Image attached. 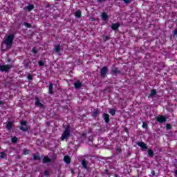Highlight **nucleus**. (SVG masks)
Segmentation results:
<instances>
[{"label":"nucleus","mask_w":177,"mask_h":177,"mask_svg":"<svg viewBox=\"0 0 177 177\" xmlns=\"http://www.w3.org/2000/svg\"><path fill=\"white\" fill-rule=\"evenodd\" d=\"M15 39V35L11 34L5 39L3 42L6 46V49H10L12 48V45L13 44V40Z\"/></svg>","instance_id":"nucleus-1"},{"label":"nucleus","mask_w":177,"mask_h":177,"mask_svg":"<svg viewBox=\"0 0 177 177\" xmlns=\"http://www.w3.org/2000/svg\"><path fill=\"white\" fill-rule=\"evenodd\" d=\"M70 125H67L63 132V133L62 134V136L60 137V140L62 141L63 140H68V138H70Z\"/></svg>","instance_id":"nucleus-2"},{"label":"nucleus","mask_w":177,"mask_h":177,"mask_svg":"<svg viewBox=\"0 0 177 177\" xmlns=\"http://www.w3.org/2000/svg\"><path fill=\"white\" fill-rule=\"evenodd\" d=\"M107 73H109V68L107 66H103L100 70V74L102 78H104L106 77Z\"/></svg>","instance_id":"nucleus-3"},{"label":"nucleus","mask_w":177,"mask_h":177,"mask_svg":"<svg viewBox=\"0 0 177 177\" xmlns=\"http://www.w3.org/2000/svg\"><path fill=\"white\" fill-rule=\"evenodd\" d=\"M10 68H12V65H0V71H1L2 73H3L4 71H8V70H10Z\"/></svg>","instance_id":"nucleus-4"},{"label":"nucleus","mask_w":177,"mask_h":177,"mask_svg":"<svg viewBox=\"0 0 177 177\" xmlns=\"http://www.w3.org/2000/svg\"><path fill=\"white\" fill-rule=\"evenodd\" d=\"M82 167L84 169H88L89 168V162L86 160H82L80 161Z\"/></svg>","instance_id":"nucleus-5"},{"label":"nucleus","mask_w":177,"mask_h":177,"mask_svg":"<svg viewBox=\"0 0 177 177\" xmlns=\"http://www.w3.org/2000/svg\"><path fill=\"white\" fill-rule=\"evenodd\" d=\"M112 75H117V74H121V71L118 70V68L113 66L111 71Z\"/></svg>","instance_id":"nucleus-6"},{"label":"nucleus","mask_w":177,"mask_h":177,"mask_svg":"<svg viewBox=\"0 0 177 177\" xmlns=\"http://www.w3.org/2000/svg\"><path fill=\"white\" fill-rule=\"evenodd\" d=\"M156 121H158V122H160V124H162L167 122V118L164 115L158 116L156 118Z\"/></svg>","instance_id":"nucleus-7"},{"label":"nucleus","mask_w":177,"mask_h":177,"mask_svg":"<svg viewBox=\"0 0 177 177\" xmlns=\"http://www.w3.org/2000/svg\"><path fill=\"white\" fill-rule=\"evenodd\" d=\"M136 145L138 146H139L140 147H141V149H142V150H147V145H146V143H145L143 142H136Z\"/></svg>","instance_id":"nucleus-8"},{"label":"nucleus","mask_w":177,"mask_h":177,"mask_svg":"<svg viewBox=\"0 0 177 177\" xmlns=\"http://www.w3.org/2000/svg\"><path fill=\"white\" fill-rule=\"evenodd\" d=\"M35 104L37 106V107H40V109H44V105L42 103H41V101H39V98L38 97H35Z\"/></svg>","instance_id":"nucleus-9"},{"label":"nucleus","mask_w":177,"mask_h":177,"mask_svg":"<svg viewBox=\"0 0 177 177\" xmlns=\"http://www.w3.org/2000/svg\"><path fill=\"white\" fill-rule=\"evenodd\" d=\"M102 117H103L106 124H109V122H110V115H109L107 113H104L102 115Z\"/></svg>","instance_id":"nucleus-10"},{"label":"nucleus","mask_w":177,"mask_h":177,"mask_svg":"<svg viewBox=\"0 0 177 177\" xmlns=\"http://www.w3.org/2000/svg\"><path fill=\"white\" fill-rule=\"evenodd\" d=\"M30 64H31V62L30 61V59H27L24 60V68H28V67H30Z\"/></svg>","instance_id":"nucleus-11"},{"label":"nucleus","mask_w":177,"mask_h":177,"mask_svg":"<svg viewBox=\"0 0 177 177\" xmlns=\"http://www.w3.org/2000/svg\"><path fill=\"white\" fill-rule=\"evenodd\" d=\"M100 114V109H97L95 110H94V111L93 112L91 116L95 118V117H99V115Z\"/></svg>","instance_id":"nucleus-12"},{"label":"nucleus","mask_w":177,"mask_h":177,"mask_svg":"<svg viewBox=\"0 0 177 177\" xmlns=\"http://www.w3.org/2000/svg\"><path fill=\"white\" fill-rule=\"evenodd\" d=\"M120 23L113 24L111 25V28L112 30H114L115 31L118 30V28H120Z\"/></svg>","instance_id":"nucleus-13"},{"label":"nucleus","mask_w":177,"mask_h":177,"mask_svg":"<svg viewBox=\"0 0 177 177\" xmlns=\"http://www.w3.org/2000/svg\"><path fill=\"white\" fill-rule=\"evenodd\" d=\"M48 93L49 95H53V84L50 83L48 86Z\"/></svg>","instance_id":"nucleus-14"},{"label":"nucleus","mask_w":177,"mask_h":177,"mask_svg":"<svg viewBox=\"0 0 177 177\" xmlns=\"http://www.w3.org/2000/svg\"><path fill=\"white\" fill-rule=\"evenodd\" d=\"M74 86L76 89H80L81 86H82V83H81L80 81H77L74 83Z\"/></svg>","instance_id":"nucleus-15"},{"label":"nucleus","mask_w":177,"mask_h":177,"mask_svg":"<svg viewBox=\"0 0 177 177\" xmlns=\"http://www.w3.org/2000/svg\"><path fill=\"white\" fill-rule=\"evenodd\" d=\"M61 46L60 44H58V45H55L54 46V50L55 52H56V53H60V50H61Z\"/></svg>","instance_id":"nucleus-16"},{"label":"nucleus","mask_w":177,"mask_h":177,"mask_svg":"<svg viewBox=\"0 0 177 177\" xmlns=\"http://www.w3.org/2000/svg\"><path fill=\"white\" fill-rule=\"evenodd\" d=\"M32 157H33V160L35 161H37V160H41V156H39V153H33Z\"/></svg>","instance_id":"nucleus-17"},{"label":"nucleus","mask_w":177,"mask_h":177,"mask_svg":"<svg viewBox=\"0 0 177 177\" xmlns=\"http://www.w3.org/2000/svg\"><path fill=\"white\" fill-rule=\"evenodd\" d=\"M42 162L43 164H46L48 162H52V159L45 156L44 158H43V160H42Z\"/></svg>","instance_id":"nucleus-18"},{"label":"nucleus","mask_w":177,"mask_h":177,"mask_svg":"<svg viewBox=\"0 0 177 177\" xmlns=\"http://www.w3.org/2000/svg\"><path fill=\"white\" fill-rule=\"evenodd\" d=\"M86 133L82 134L80 136V140H82V142H88V140H86Z\"/></svg>","instance_id":"nucleus-19"},{"label":"nucleus","mask_w":177,"mask_h":177,"mask_svg":"<svg viewBox=\"0 0 177 177\" xmlns=\"http://www.w3.org/2000/svg\"><path fill=\"white\" fill-rule=\"evenodd\" d=\"M64 161H65L66 164H70V162H71V158H70L68 156H65L64 158Z\"/></svg>","instance_id":"nucleus-20"},{"label":"nucleus","mask_w":177,"mask_h":177,"mask_svg":"<svg viewBox=\"0 0 177 177\" xmlns=\"http://www.w3.org/2000/svg\"><path fill=\"white\" fill-rule=\"evenodd\" d=\"M101 174H102V175H103V176H104V175H108L109 177L111 176V173H110V171H109L108 169H106Z\"/></svg>","instance_id":"nucleus-21"},{"label":"nucleus","mask_w":177,"mask_h":177,"mask_svg":"<svg viewBox=\"0 0 177 177\" xmlns=\"http://www.w3.org/2000/svg\"><path fill=\"white\" fill-rule=\"evenodd\" d=\"M6 127L8 131H10L12 129V122H8L6 123Z\"/></svg>","instance_id":"nucleus-22"},{"label":"nucleus","mask_w":177,"mask_h":177,"mask_svg":"<svg viewBox=\"0 0 177 177\" xmlns=\"http://www.w3.org/2000/svg\"><path fill=\"white\" fill-rule=\"evenodd\" d=\"M109 17V16L107 15V14L106 12H102V20H107V18Z\"/></svg>","instance_id":"nucleus-23"},{"label":"nucleus","mask_w":177,"mask_h":177,"mask_svg":"<svg viewBox=\"0 0 177 177\" xmlns=\"http://www.w3.org/2000/svg\"><path fill=\"white\" fill-rule=\"evenodd\" d=\"M75 16L77 19H80V17H81V10H78L77 11H76Z\"/></svg>","instance_id":"nucleus-24"},{"label":"nucleus","mask_w":177,"mask_h":177,"mask_svg":"<svg viewBox=\"0 0 177 177\" xmlns=\"http://www.w3.org/2000/svg\"><path fill=\"white\" fill-rule=\"evenodd\" d=\"M148 156H149V157H154V152L152 149L148 150Z\"/></svg>","instance_id":"nucleus-25"},{"label":"nucleus","mask_w":177,"mask_h":177,"mask_svg":"<svg viewBox=\"0 0 177 177\" xmlns=\"http://www.w3.org/2000/svg\"><path fill=\"white\" fill-rule=\"evenodd\" d=\"M156 95H157V91L154 89L151 91L150 97H153V96H156Z\"/></svg>","instance_id":"nucleus-26"},{"label":"nucleus","mask_w":177,"mask_h":177,"mask_svg":"<svg viewBox=\"0 0 177 177\" xmlns=\"http://www.w3.org/2000/svg\"><path fill=\"white\" fill-rule=\"evenodd\" d=\"M28 12H31V10H32V9H34V6L32 5H29L28 6L26 7Z\"/></svg>","instance_id":"nucleus-27"},{"label":"nucleus","mask_w":177,"mask_h":177,"mask_svg":"<svg viewBox=\"0 0 177 177\" xmlns=\"http://www.w3.org/2000/svg\"><path fill=\"white\" fill-rule=\"evenodd\" d=\"M19 129L21 131H24V132H27V131H28V127H20Z\"/></svg>","instance_id":"nucleus-28"},{"label":"nucleus","mask_w":177,"mask_h":177,"mask_svg":"<svg viewBox=\"0 0 177 177\" xmlns=\"http://www.w3.org/2000/svg\"><path fill=\"white\" fill-rule=\"evenodd\" d=\"M109 114H111V115H115V109H110Z\"/></svg>","instance_id":"nucleus-29"},{"label":"nucleus","mask_w":177,"mask_h":177,"mask_svg":"<svg viewBox=\"0 0 177 177\" xmlns=\"http://www.w3.org/2000/svg\"><path fill=\"white\" fill-rule=\"evenodd\" d=\"M24 26H25V27H26V28H31V24H30L29 23L24 22Z\"/></svg>","instance_id":"nucleus-30"},{"label":"nucleus","mask_w":177,"mask_h":177,"mask_svg":"<svg viewBox=\"0 0 177 177\" xmlns=\"http://www.w3.org/2000/svg\"><path fill=\"white\" fill-rule=\"evenodd\" d=\"M17 140H18V138L17 137H12L11 138V141L12 143H16L17 142Z\"/></svg>","instance_id":"nucleus-31"},{"label":"nucleus","mask_w":177,"mask_h":177,"mask_svg":"<svg viewBox=\"0 0 177 177\" xmlns=\"http://www.w3.org/2000/svg\"><path fill=\"white\" fill-rule=\"evenodd\" d=\"M93 137H92V136H89L88 138H87V142H88V143H92V142H93Z\"/></svg>","instance_id":"nucleus-32"},{"label":"nucleus","mask_w":177,"mask_h":177,"mask_svg":"<svg viewBox=\"0 0 177 177\" xmlns=\"http://www.w3.org/2000/svg\"><path fill=\"white\" fill-rule=\"evenodd\" d=\"M6 157V153L5 152L0 153V158H5Z\"/></svg>","instance_id":"nucleus-33"},{"label":"nucleus","mask_w":177,"mask_h":177,"mask_svg":"<svg viewBox=\"0 0 177 177\" xmlns=\"http://www.w3.org/2000/svg\"><path fill=\"white\" fill-rule=\"evenodd\" d=\"M27 80H28L29 81H32V75L28 73L27 76Z\"/></svg>","instance_id":"nucleus-34"},{"label":"nucleus","mask_w":177,"mask_h":177,"mask_svg":"<svg viewBox=\"0 0 177 177\" xmlns=\"http://www.w3.org/2000/svg\"><path fill=\"white\" fill-rule=\"evenodd\" d=\"M32 53H34V55H37L38 53V50H37V48L35 47L32 48Z\"/></svg>","instance_id":"nucleus-35"},{"label":"nucleus","mask_w":177,"mask_h":177,"mask_svg":"<svg viewBox=\"0 0 177 177\" xmlns=\"http://www.w3.org/2000/svg\"><path fill=\"white\" fill-rule=\"evenodd\" d=\"M166 129L167 131H169V129H172V126L170 124H166Z\"/></svg>","instance_id":"nucleus-36"},{"label":"nucleus","mask_w":177,"mask_h":177,"mask_svg":"<svg viewBox=\"0 0 177 177\" xmlns=\"http://www.w3.org/2000/svg\"><path fill=\"white\" fill-rule=\"evenodd\" d=\"M109 39H110L109 36H103V40L104 41V42H106V41H109Z\"/></svg>","instance_id":"nucleus-37"},{"label":"nucleus","mask_w":177,"mask_h":177,"mask_svg":"<svg viewBox=\"0 0 177 177\" xmlns=\"http://www.w3.org/2000/svg\"><path fill=\"white\" fill-rule=\"evenodd\" d=\"M142 128H144L145 129H147V128H148L147 123L143 122H142Z\"/></svg>","instance_id":"nucleus-38"},{"label":"nucleus","mask_w":177,"mask_h":177,"mask_svg":"<svg viewBox=\"0 0 177 177\" xmlns=\"http://www.w3.org/2000/svg\"><path fill=\"white\" fill-rule=\"evenodd\" d=\"M172 34H173V37H177V29H175L174 30H173Z\"/></svg>","instance_id":"nucleus-39"},{"label":"nucleus","mask_w":177,"mask_h":177,"mask_svg":"<svg viewBox=\"0 0 177 177\" xmlns=\"http://www.w3.org/2000/svg\"><path fill=\"white\" fill-rule=\"evenodd\" d=\"M21 125H22V127H26V125H27V122L21 121Z\"/></svg>","instance_id":"nucleus-40"},{"label":"nucleus","mask_w":177,"mask_h":177,"mask_svg":"<svg viewBox=\"0 0 177 177\" xmlns=\"http://www.w3.org/2000/svg\"><path fill=\"white\" fill-rule=\"evenodd\" d=\"M44 176H49V171H48V170H45L44 171Z\"/></svg>","instance_id":"nucleus-41"},{"label":"nucleus","mask_w":177,"mask_h":177,"mask_svg":"<svg viewBox=\"0 0 177 177\" xmlns=\"http://www.w3.org/2000/svg\"><path fill=\"white\" fill-rule=\"evenodd\" d=\"M39 66L40 67L44 66V61H39Z\"/></svg>","instance_id":"nucleus-42"},{"label":"nucleus","mask_w":177,"mask_h":177,"mask_svg":"<svg viewBox=\"0 0 177 177\" xmlns=\"http://www.w3.org/2000/svg\"><path fill=\"white\" fill-rule=\"evenodd\" d=\"M30 153V150L28 149H26L24 151V154L26 156L27 154H29Z\"/></svg>","instance_id":"nucleus-43"},{"label":"nucleus","mask_w":177,"mask_h":177,"mask_svg":"<svg viewBox=\"0 0 177 177\" xmlns=\"http://www.w3.org/2000/svg\"><path fill=\"white\" fill-rule=\"evenodd\" d=\"M116 151H117V153H122V149H121V148H117Z\"/></svg>","instance_id":"nucleus-44"},{"label":"nucleus","mask_w":177,"mask_h":177,"mask_svg":"<svg viewBox=\"0 0 177 177\" xmlns=\"http://www.w3.org/2000/svg\"><path fill=\"white\" fill-rule=\"evenodd\" d=\"M124 3H131V0H124Z\"/></svg>","instance_id":"nucleus-45"},{"label":"nucleus","mask_w":177,"mask_h":177,"mask_svg":"<svg viewBox=\"0 0 177 177\" xmlns=\"http://www.w3.org/2000/svg\"><path fill=\"white\" fill-rule=\"evenodd\" d=\"M152 176H156V172L154 171V170H152L151 172Z\"/></svg>","instance_id":"nucleus-46"},{"label":"nucleus","mask_w":177,"mask_h":177,"mask_svg":"<svg viewBox=\"0 0 177 177\" xmlns=\"http://www.w3.org/2000/svg\"><path fill=\"white\" fill-rule=\"evenodd\" d=\"M97 2H106V0H97Z\"/></svg>","instance_id":"nucleus-47"},{"label":"nucleus","mask_w":177,"mask_h":177,"mask_svg":"<svg viewBox=\"0 0 177 177\" xmlns=\"http://www.w3.org/2000/svg\"><path fill=\"white\" fill-rule=\"evenodd\" d=\"M1 104H3V102H2V101L0 100V105H1Z\"/></svg>","instance_id":"nucleus-48"},{"label":"nucleus","mask_w":177,"mask_h":177,"mask_svg":"<svg viewBox=\"0 0 177 177\" xmlns=\"http://www.w3.org/2000/svg\"><path fill=\"white\" fill-rule=\"evenodd\" d=\"M125 131H126V132H128V129H126Z\"/></svg>","instance_id":"nucleus-49"},{"label":"nucleus","mask_w":177,"mask_h":177,"mask_svg":"<svg viewBox=\"0 0 177 177\" xmlns=\"http://www.w3.org/2000/svg\"><path fill=\"white\" fill-rule=\"evenodd\" d=\"M55 1H60V0H55Z\"/></svg>","instance_id":"nucleus-50"}]
</instances>
